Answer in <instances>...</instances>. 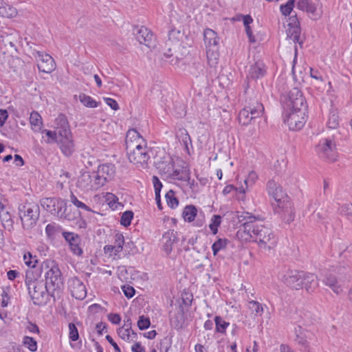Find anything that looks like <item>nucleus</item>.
I'll list each match as a JSON object with an SVG mask.
<instances>
[{"instance_id":"f257e3e1","label":"nucleus","mask_w":352,"mask_h":352,"mask_svg":"<svg viewBox=\"0 0 352 352\" xmlns=\"http://www.w3.org/2000/svg\"><path fill=\"white\" fill-rule=\"evenodd\" d=\"M237 219L241 223L240 230L256 243L263 249H272L277 243V238L271 228L262 223L259 216H255L248 212H242L237 214Z\"/></svg>"},{"instance_id":"f03ea898","label":"nucleus","mask_w":352,"mask_h":352,"mask_svg":"<svg viewBox=\"0 0 352 352\" xmlns=\"http://www.w3.org/2000/svg\"><path fill=\"white\" fill-rule=\"evenodd\" d=\"M283 122L292 131L302 129L307 121V104L301 91L294 87L281 99Z\"/></svg>"},{"instance_id":"7ed1b4c3","label":"nucleus","mask_w":352,"mask_h":352,"mask_svg":"<svg viewBox=\"0 0 352 352\" xmlns=\"http://www.w3.org/2000/svg\"><path fill=\"white\" fill-rule=\"evenodd\" d=\"M45 283L47 292L50 294V297L53 298L54 301L56 298H59L63 287V280L61 276V272L58 265L52 262L50 269L45 274Z\"/></svg>"},{"instance_id":"20e7f679","label":"nucleus","mask_w":352,"mask_h":352,"mask_svg":"<svg viewBox=\"0 0 352 352\" xmlns=\"http://www.w3.org/2000/svg\"><path fill=\"white\" fill-rule=\"evenodd\" d=\"M264 112V107L256 97H249L245 100L243 109L240 111L238 116L239 122L242 125H248L250 122Z\"/></svg>"},{"instance_id":"39448f33","label":"nucleus","mask_w":352,"mask_h":352,"mask_svg":"<svg viewBox=\"0 0 352 352\" xmlns=\"http://www.w3.org/2000/svg\"><path fill=\"white\" fill-rule=\"evenodd\" d=\"M19 214L24 229L33 228L39 218V206L35 203H25L19 207Z\"/></svg>"},{"instance_id":"423d86ee","label":"nucleus","mask_w":352,"mask_h":352,"mask_svg":"<svg viewBox=\"0 0 352 352\" xmlns=\"http://www.w3.org/2000/svg\"><path fill=\"white\" fill-rule=\"evenodd\" d=\"M41 204L44 209L52 214L59 218H64L69 221L73 217L67 213V202L61 198H44L41 201Z\"/></svg>"},{"instance_id":"0eeeda50","label":"nucleus","mask_w":352,"mask_h":352,"mask_svg":"<svg viewBox=\"0 0 352 352\" xmlns=\"http://www.w3.org/2000/svg\"><path fill=\"white\" fill-rule=\"evenodd\" d=\"M316 151L322 159L333 162L338 157L336 145L331 138L321 139L316 146Z\"/></svg>"},{"instance_id":"6e6552de","label":"nucleus","mask_w":352,"mask_h":352,"mask_svg":"<svg viewBox=\"0 0 352 352\" xmlns=\"http://www.w3.org/2000/svg\"><path fill=\"white\" fill-rule=\"evenodd\" d=\"M28 294L36 305L43 306L49 301L50 294L47 292L45 285L43 281L35 283L33 287L28 289Z\"/></svg>"},{"instance_id":"1a4fd4ad","label":"nucleus","mask_w":352,"mask_h":352,"mask_svg":"<svg viewBox=\"0 0 352 352\" xmlns=\"http://www.w3.org/2000/svg\"><path fill=\"white\" fill-rule=\"evenodd\" d=\"M58 138V144L61 152L66 157L71 156L75 151V144L71 130L59 132Z\"/></svg>"},{"instance_id":"9d476101","label":"nucleus","mask_w":352,"mask_h":352,"mask_svg":"<svg viewBox=\"0 0 352 352\" xmlns=\"http://www.w3.org/2000/svg\"><path fill=\"white\" fill-rule=\"evenodd\" d=\"M149 153V148L145 146L127 152L126 153L130 162L136 164L138 166H141L144 167V165L147 164L150 159L151 156Z\"/></svg>"},{"instance_id":"9b49d317","label":"nucleus","mask_w":352,"mask_h":352,"mask_svg":"<svg viewBox=\"0 0 352 352\" xmlns=\"http://www.w3.org/2000/svg\"><path fill=\"white\" fill-rule=\"evenodd\" d=\"M116 173V167L112 164L100 165L96 172H94V177H96L98 185L102 186L108 180L111 179Z\"/></svg>"},{"instance_id":"f8f14e48","label":"nucleus","mask_w":352,"mask_h":352,"mask_svg":"<svg viewBox=\"0 0 352 352\" xmlns=\"http://www.w3.org/2000/svg\"><path fill=\"white\" fill-rule=\"evenodd\" d=\"M204 43L207 48V56H214L216 58V52L218 51L219 38L217 33L212 29L207 28L204 32Z\"/></svg>"},{"instance_id":"ddd939ff","label":"nucleus","mask_w":352,"mask_h":352,"mask_svg":"<svg viewBox=\"0 0 352 352\" xmlns=\"http://www.w3.org/2000/svg\"><path fill=\"white\" fill-rule=\"evenodd\" d=\"M154 164L159 173L166 178L170 175V173H171L175 164L173 158L164 153H163L162 157L155 158Z\"/></svg>"},{"instance_id":"4468645a","label":"nucleus","mask_w":352,"mask_h":352,"mask_svg":"<svg viewBox=\"0 0 352 352\" xmlns=\"http://www.w3.org/2000/svg\"><path fill=\"white\" fill-rule=\"evenodd\" d=\"M35 58L40 72L50 74L55 69L56 67L54 60L48 54H45L43 52L41 51H36Z\"/></svg>"},{"instance_id":"2eb2a0df","label":"nucleus","mask_w":352,"mask_h":352,"mask_svg":"<svg viewBox=\"0 0 352 352\" xmlns=\"http://www.w3.org/2000/svg\"><path fill=\"white\" fill-rule=\"evenodd\" d=\"M267 190L270 197L277 203L278 207L283 206L288 199L286 193L283 190L282 187L275 182L274 180H270L267 184Z\"/></svg>"},{"instance_id":"dca6fc26","label":"nucleus","mask_w":352,"mask_h":352,"mask_svg":"<svg viewBox=\"0 0 352 352\" xmlns=\"http://www.w3.org/2000/svg\"><path fill=\"white\" fill-rule=\"evenodd\" d=\"M304 271L290 270L283 276V282L291 288L300 289L302 288Z\"/></svg>"},{"instance_id":"f3484780","label":"nucleus","mask_w":352,"mask_h":352,"mask_svg":"<svg viewBox=\"0 0 352 352\" xmlns=\"http://www.w3.org/2000/svg\"><path fill=\"white\" fill-rule=\"evenodd\" d=\"M78 187L85 190H95L100 188L96 177H94V172H85L82 173L77 182Z\"/></svg>"},{"instance_id":"a211bd4d","label":"nucleus","mask_w":352,"mask_h":352,"mask_svg":"<svg viewBox=\"0 0 352 352\" xmlns=\"http://www.w3.org/2000/svg\"><path fill=\"white\" fill-rule=\"evenodd\" d=\"M296 6L299 10L305 11L312 19H317L321 15L318 6L311 0H298Z\"/></svg>"},{"instance_id":"6ab92c4d","label":"nucleus","mask_w":352,"mask_h":352,"mask_svg":"<svg viewBox=\"0 0 352 352\" xmlns=\"http://www.w3.org/2000/svg\"><path fill=\"white\" fill-rule=\"evenodd\" d=\"M170 175L167 177V179L179 180L182 182H188L190 184V170L187 166L183 165H177L173 167Z\"/></svg>"},{"instance_id":"aec40b11","label":"nucleus","mask_w":352,"mask_h":352,"mask_svg":"<svg viewBox=\"0 0 352 352\" xmlns=\"http://www.w3.org/2000/svg\"><path fill=\"white\" fill-rule=\"evenodd\" d=\"M63 236L69 243L71 251L77 256L82 254V250L80 248V237L74 232H63Z\"/></svg>"},{"instance_id":"412c9836","label":"nucleus","mask_w":352,"mask_h":352,"mask_svg":"<svg viewBox=\"0 0 352 352\" xmlns=\"http://www.w3.org/2000/svg\"><path fill=\"white\" fill-rule=\"evenodd\" d=\"M134 34H135L136 39L140 44H144L149 48L154 46V35L148 28L142 26L137 30V32H134Z\"/></svg>"},{"instance_id":"4be33fe9","label":"nucleus","mask_w":352,"mask_h":352,"mask_svg":"<svg viewBox=\"0 0 352 352\" xmlns=\"http://www.w3.org/2000/svg\"><path fill=\"white\" fill-rule=\"evenodd\" d=\"M178 241L177 232L174 230H169L163 234L162 239L163 250L167 255L170 254L173 245L178 242Z\"/></svg>"},{"instance_id":"5701e85b","label":"nucleus","mask_w":352,"mask_h":352,"mask_svg":"<svg viewBox=\"0 0 352 352\" xmlns=\"http://www.w3.org/2000/svg\"><path fill=\"white\" fill-rule=\"evenodd\" d=\"M265 74L266 66L263 61L258 60L250 66L247 78L257 80L263 78Z\"/></svg>"},{"instance_id":"b1692460","label":"nucleus","mask_w":352,"mask_h":352,"mask_svg":"<svg viewBox=\"0 0 352 352\" xmlns=\"http://www.w3.org/2000/svg\"><path fill=\"white\" fill-rule=\"evenodd\" d=\"M318 286L317 276L311 273L305 272L302 281V288L305 287L308 293L313 292Z\"/></svg>"},{"instance_id":"393cba45","label":"nucleus","mask_w":352,"mask_h":352,"mask_svg":"<svg viewBox=\"0 0 352 352\" xmlns=\"http://www.w3.org/2000/svg\"><path fill=\"white\" fill-rule=\"evenodd\" d=\"M72 295L78 300H83L87 295V290L85 285L78 279L74 280Z\"/></svg>"},{"instance_id":"a878e982","label":"nucleus","mask_w":352,"mask_h":352,"mask_svg":"<svg viewBox=\"0 0 352 352\" xmlns=\"http://www.w3.org/2000/svg\"><path fill=\"white\" fill-rule=\"evenodd\" d=\"M322 282L326 285L329 286L333 291V292L336 293L337 294H340L342 291L341 285L338 283L337 278L333 274H327L322 280Z\"/></svg>"},{"instance_id":"bb28decb","label":"nucleus","mask_w":352,"mask_h":352,"mask_svg":"<svg viewBox=\"0 0 352 352\" xmlns=\"http://www.w3.org/2000/svg\"><path fill=\"white\" fill-rule=\"evenodd\" d=\"M300 27L288 26V28L286 30L287 37L293 43H298L301 45L302 42L300 41Z\"/></svg>"},{"instance_id":"cd10ccee","label":"nucleus","mask_w":352,"mask_h":352,"mask_svg":"<svg viewBox=\"0 0 352 352\" xmlns=\"http://www.w3.org/2000/svg\"><path fill=\"white\" fill-rule=\"evenodd\" d=\"M16 10L12 6L0 1V16L12 18L16 16Z\"/></svg>"},{"instance_id":"c85d7f7f","label":"nucleus","mask_w":352,"mask_h":352,"mask_svg":"<svg viewBox=\"0 0 352 352\" xmlns=\"http://www.w3.org/2000/svg\"><path fill=\"white\" fill-rule=\"evenodd\" d=\"M55 124L58 133L63 131L70 130L67 117L64 114H59L55 120Z\"/></svg>"},{"instance_id":"c756f323","label":"nucleus","mask_w":352,"mask_h":352,"mask_svg":"<svg viewBox=\"0 0 352 352\" xmlns=\"http://www.w3.org/2000/svg\"><path fill=\"white\" fill-rule=\"evenodd\" d=\"M153 184L155 188V200L157 205V207L160 210L162 209L161 200H160V191L162 188V184L160 181L157 177L153 176Z\"/></svg>"},{"instance_id":"7c9ffc66","label":"nucleus","mask_w":352,"mask_h":352,"mask_svg":"<svg viewBox=\"0 0 352 352\" xmlns=\"http://www.w3.org/2000/svg\"><path fill=\"white\" fill-rule=\"evenodd\" d=\"M124 327H122L118 329V336L124 340L129 341L131 336L136 337L137 333L131 329V327L124 324Z\"/></svg>"},{"instance_id":"2f4dec72","label":"nucleus","mask_w":352,"mask_h":352,"mask_svg":"<svg viewBox=\"0 0 352 352\" xmlns=\"http://www.w3.org/2000/svg\"><path fill=\"white\" fill-rule=\"evenodd\" d=\"M248 307L255 316H261L264 311V307L262 304L256 300H248Z\"/></svg>"},{"instance_id":"473e14b6","label":"nucleus","mask_w":352,"mask_h":352,"mask_svg":"<svg viewBox=\"0 0 352 352\" xmlns=\"http://www.w3.org/2000/svg\"><path fill=\"white\" fill-rule=\"evenodd\" d=\"M197 210L195 206H186L183 211V217L185 221L191 222L197 215Z\"/></svg>"},{"instance_id":"72a5a7b5","label":"nucleus","mask_w":352,"mask_h":352,"mask_svg":"<svg viewBox=\"0 0 352 352\" xmlns=\"http://www.w3.org/2000/svg\"><path fill=\"white\" fill-rule=\"evenodd\" d=\"M30 122L32 126V129L35 131H38L41 129L42 124L41 116L36 111L32 112L30 116Z\"/></svg>"},{"instance_id":"f704fd0d","label":"nucleus","mask_w":352,"mask_h":352,"mask_svg":"<svg viewBox=\"0 0 352 352\" xmlns=\"http://www.w3.org/2000/svg\"><path fill=\"white\" fill-rule=\"evenodd\" d=\"M79 100L82 104H83V105L89 108H96L98 106L99 104L91 96L85 94H80L79 95Z\"/></svg>"},{"instance_id":"c9c22d12","label":"nucleus","mask_w":352,"mask_h":352,"mask_svg":"<svg viewBox=\"0 0 352 352\" xmlns=\"http://www.w3.org/2000/svg\"><path fill=\"white\" fill-rule=\"evenodd\" d=\"M42 134H45L47 139L45 140L47 144L57 143L58 142V131H50L47 129H43L41 131Z\"/></svg>"},{"instance_id":"e433bc0d","label":"nucleus","mask_w":352,"mask_h":352,"mask_svg":"<svg viewBox=\"0 0 352 352\" xmlns=\"http://www.w3.org/2000/svg\"><path fill=\"white\" fill-rule=\"evenodd\" d=\"M135 140L143 142V138L137 130L134 129H129L126 135L125 144Z\"/></svg>"},{"instance_id":"4c0bfd02","label":"nucleus","mask_w":352,"mask_h":352,"mask_svg":"<svg viewBox=\"0 0 352 352\" xmlns=\"http://www.w3.org/2000/svg\"><path fill=\"white\" fill-rule=\"evenodd\" d=\"M228 243V240L226 239H219L216 241L212 245V250L214 255H217V254L221 250H223L226 248Z\"/></svg>"},{"instance_id":"58836bf2","label":"nucleus","mask_w":352,"mask_h":352,"mask_svg":"<svg viewBox=\"0 0 352 352\" xmlns=\"http://www.w3.org/2000/svg\"><path fill=\"white\" fill-rule=\"evenodd\" d=\"M165 198L167 202V204L169 207L171 208H176L179 204L178 199L175 196V192L173 190H168L166 195Z\"/></svg>"},{"instance_id":"ea45409f","label":"nucleus","mask_w":352,"mask_h":352,"mask_svg":"<svg viewBox=\"0 0 352 352\" xmlns=\"http://www.w3.org/2000/svg\"><path fill=\"white\" fill-rule=\"evenodd\" d=\"M172 340L168 336L164 338L160 342V352H175L171 347Z\"/></svg>"},{"instance_id":"a19ab883","label":"nucleus","mask_w":352,"mask_h":352,"mask_svg":"<svg viewBox=\"0 0 352 352\" xmlns=\"http://www.w3.org/2000/svg\"><path fill=\"white\" fill-rule=\"evenodd\" d=\"M296 0H288L285 4L280 6V10L283 15L289 16L294 9V3Z\"/></svg>"},{"instance_id":"79ce46f5","label":"nucleus","mask_w":352,"mask_h":352,"mask_svg":"<svg viewBox=\"0 0 352 352\" xmlns=\"http://www.w3.org/2000/svg\"><path fill=\"white\" fill-rule=\"evenodd\" d=\"M133 217V212L131 210H126L124 212L120 217V224L124 227H127L131 225V220Z\"/></svg>"},{"instance_id":"37998d69","label":"nucleus","mask_w":352,"mask_h":352,"mask_svg":"<svg viewBox=\"0 0 352 352\" xmlns=\"http://www.w3.org/2000/svg\"><path fill=\"white\" fill-rule=\"evenodd\" d=\"M221 223V217L220 215H213L211 219V223L209 225V228L212 231V234H216L218 232V227Z\"/></svg>"},{"instance_id":"c03bdc74","label":"nucleus","mask_w":352,"mask_h":352,"mask_svg":"<svg viewBox=\"0 0 352 352\" xmlns=\"http://www.w3.org/2000/svg\"><path fill=\"white\" fill-rule=\"evenodd\" d=\"M340 213L346 217L349 221H352V204H345L340 206Z\"/></svg>"},{"instance_id":"a18cd8bd","label":"nucleus","mask_w":352,"mask_h":352,"mask_svg":"<svg viewBox=\"0 0 352 352\" xmlns=\"http://www.w3.org/2000/svg\"><path fill=\"white\" fill-rule=\"evenodd\" d=\"M179 132V140L183 143L186 149H188V143L191 144V139L189 134L186 129H180Z\"/></svg>"},{"instance_id":"49530a36","label":"nucleus","mask_w":352,"mask_h":352,"mask_svg":"<svg viewBox=\"0 0 352 352\" xmlns=\"http://www.w3.org/2000/svg\"><path fill=\"white\" fill-rule=\"evenodd\" d=\"M216 324V331L219 333H224L229 322L224 321L220 316H216L214 318Z\"/></svg>"},{"instance_id":"de8ad7c7","label":"nucleus","mask_w":352,"mask_h":352,"mask_svg":"<svg viewBox=\"0 0 352 352\" xmlns=\"http://www.w3.org/2000/svg\"><path fill=\"white\" fill-rule=\"evenodd\" d=\"M126 153L129 151H132L134 149H137L140 147H143L146 146V143L145 140L143 138V142H140V141L135 140L130 142L129 143H126Z\"/></svg>"},{"instance_id":"09e8293b","label":"nucleus","mask_w":352,"mask_h":352,"mask_svg":"<svg viewBox=\"0 0 352 352\" xmlns=\"http://www.w3.org/2000/svg\"><path fill=\"white\" fill-rule=\"evenodd\" d=\"M23 344L27 346L30 351H36L37 349V342L32 337L25 336L23 341Z\"/></svg>"},{"instance_id":"8fccbe9b","label":"nucleus","mask_w":352,"mask_h":352,"mask_svg":"<svg viewBox=\"0 0 352 352\" xmlns=\"http://www.w3.org/2000/svg\"><path fill=\"white\" fill-rule=\"evenodd\" d=\"M137 324L140 330H144L150 327L151 321L148 317L142 315L139 316Z\"/></svg>"},{"instance_id":"3c124183","label":"nucleus","mask_w":352,"mask_h":352,"mask_svg":"<svg viewBox=\"0 0 352 352\" xmlns=\"http://www.w3.org/2000/svg\"><path fill=\"white\" fill-rule=\"evenodd\" d=\"M23 260L26 265L30 267H35L38 260L36 256H33L31 253L28 252L23 255Z\"/></svg>"},{"instance_id":"603ef678","label":"nucleus","mask_w":352,"mask_h":352,"mask_svg":"<svg viewBox=\"0 0 352 352\" xmlns=\"http://www.w3.org/2000/svg\"><path fill=\"white\" fill-rule=\"evenodd\" d=\"M106 201L108 202L110 208L113 209L118 208V206L120 205L118 202V197L112 193H107L106 195Z\"/></svg>"},{"instance_id":"864d4df0","label":"nucleus","mask_w":352,"mask_h":352,"mask_svg":"<svg viewBox=\"0 0 352 352\" xmlns=\"http://www.w3.org/2000/svg\"><path fill=\"white\" fill-rule=\"evenodd\" d=\"M70 201L78 208H81L86 211H91V210L90 209V208L89 206H87L86 204H85L82 201H79L78 199V198L73 193H72L70 195Z\"/></svg>"},{"instance_id":"5fc2aeb1","label":"nucleus","mask_w":352,"mask_h":352,"mask_svg":"<svg viewBox=\"0 0 352 352\" xmlns=\"http://www.w3.org/2000/svg\"><path fill=\"white\" fill-rule=\"evenodd\" d=\"M69 339L72 341H77L79 338V334L78 329L76 328V325L74 323H69Z\"/></svg>"},{"instance_id":"6e6d98bb","label":"nucleus","mask_w":352,"mask_h":352,"mask_svg":"<svg viewBox=\"0 0 352 352\" xmlns=\"http://www.w3.org/2000/svg\"><path fill=\"white\" fill-rule=\"evenodd\" d=\"M339 125L338 116L337 114L331 113L327 122V126L330 129H336Z\"/></svg>"},{"instance_id":"4d7b16f0","label":"nucleus","mask_w":352,"mask_h":352,"mask_svg":"<svg viewBox=\"0 0 352 352\" xmlns=\"http://www.w3.org/2000/svg\"><path fill=\"white\" fill-rule=\"evenodd\" d=\"M124 243V236L122 234H116L115 235V245H116L117 252H120L123 249Z\"/></svg>"},{"instance_id":"13d9d810","label":"nucleus","mask_w":352,"mask_h":352,"mask_svg":"<svg viewBox=\"0 0 352 352\" xmlns=\"http://www.w3.org/2000/svg\"><path fill=\"white\" fill-rule=\"evenodd\" d=\"M33 273L32 272L28 271L25 275V285L28 289L29 287H33L35 283H38L39 280H37L33 277Z\"/></svg>"},{"instance_id":"bf43d9fd","label":"nucleus","mask_w":352,"mask_h":352,"mask_svg":"<svg viewBox=\"0 0 352 352\" xmlns=\"http://www.w3.org/2000/svg\"><path fill=\"white\" fill-rule=\"evenodd\" d=\"M257 179V175L256 172L251 171L249 173L247 178L244 180L246 188L252 186Z\"/></svg>"},{"instance_id":"052dcab7","label":"nucleus","mask_w":352,"mask_h":352,"mask_svg":"<svg viewBox=\"0 0 352 352\" xmlns=\"http://www.w3.org/2000/svg\"><path fill=\"white\" fill-rule=\"evenodd\" d=\"M1 221L3 222L5 228L12 227L13 221L11 219L10 214L8 212H5L1 216Z\"/></svg>"},{"instance_id":"680f3d73","label":"nucleus","mask_w":352,"mask_h":352,"mask_svg":"<svg viewBox=\"0 0 352 352\" xmlns=\"http://www.w3.org/2000/svg\"><path fill=\"white\" fill-rule=\"evenodd\" d=\"M122 291L124 295L128 298H132L135 294V289L133 287L129 285H124L122 287Z\"/></svg>"},{"instance_id":"e2e57ef3","label":"nucleus","mask_w":352,"mask_h":352,"mask_svg":"<svg viewBox=\"0 0 352 352\" xmlns=\"http://www.w3.org/2000/svg\"><path fill=\"white\" fill-rule=\"evenodd\" d=\"M116 245H108L104 247V252L105 254H109L110 256L116 255L119 252H117Z\"/></svg>"},{"instance_id":"0e129e2a","label":"nucleus","mask_w":352,"mask_h":352,"mask_svg":"<svg viewBox=\"0 0 352 352\" xmlns=\"http://www.w3.org/2000/svg\"><path fill=\"white\" fill-rule=\"evenodd\" d=\"M104 100L112 109L118 110L119 109V105L114 99L111 98H104Z\"/></svg>"},{"instance_id":"69168bd1","label":"nucleus","mask_w":352,"mask_h":352,"mask_svg":"<svg viewBox=\"0 0 352 352\" xmlns=\"http://www.w3.org/2000/svg\"><path fill=\"white\" fill-rule=\"evenodd\" d=\"M9 299H10V296L8 295V292L6 289H2V293H1V306L3 307H6L8 306V302H9Z\"/></svg>"},{"instance_id":"338daca9","label":"nucleus","mask_w":352,"mask_h":352,"mask_svg":"<svg viewBox=\"0 0 352 352\" xmlns=\"http://www.w3.org/2000/svg\"><path fill=\"white\" fill-rule=\"evenodd\" d=\"M108 319L111 323L114 324H118L121 321V318L118 314H109L108 315Z\"/></svg>"},{"instance_id":"774afa93","label":"nucleus","mask_w":352,"mask_h":352,"mask_svg":"<svg viewBox=\"0 0 352 352\" xmlns=\"http://www.w3.org/2000/svg\"><path fill=\"white\" fill-rule=\"evenodd\" d=\"M182 320H183V315L182 314L177 315L175 318L172 321L173 325L175 329L182 328Z\"/></svg>"}]
</instances>
